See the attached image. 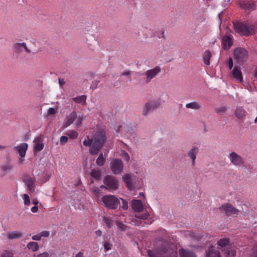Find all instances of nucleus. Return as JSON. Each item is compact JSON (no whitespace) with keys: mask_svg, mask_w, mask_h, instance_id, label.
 I'll return each instance as SVG.
<instances>
[{"mask_svg":"<svg viewBox=\"0 0 257 257\" xmlns=\"http://www.w3.org/2000/svg\"><path fill=\"white\" fill-rule=\"evenodd\" d=\"M106 140L105 132L102 129H98L92 138L87 137V139H85L83 143L85 146L91 147L90 154L94 155L97 154L101 149Z\"/></svg>","mask_w":257,"mask_h":257,"instance_id":"nucleus-1","label":"nucleus"},{"mask_svg":"<svg viewBox=\"0 0 257 257\" xmlns=\"http://www.w3.org/2000/svg\"><path fill=\"white\" fill-rule=\"evenodd\" d=\"M162 257H177L176 246L171 241L170 236L162 237Z\"/></svg>","mask_w":257,"mask_h":257,"instance_id":"nucleus-2","label":"nucleus"},{"mask_svg":"<svg viewBox=\"0 0 257 257\" xmlns=\"http://www.w3.org/2000/svg\"><path fill=\"white\" fill-rule=\"evenodd\" d=\"M235 32L240 35L248 36L255 33L256 27L245 22H236L233 23Z\"/></svg>","mask_w":257,"mask_h":257,"instance_id":"nucleus-3","label":"nucleus"},{"mask_svg":"<svg viewBox=\"0 0 257 257\" xmlns=\"http://www.w3.org/2000/svg\"><path fill=\"white\" fill-rule=\"evenodd\" d=\"M229 238H221L217 242V244L221 248H224V254L225 257H234L236 254V250L229 245Z\"/></svg>","mask_w":257,"mask_h":257,"instance_id":"nucleus-4","label":"nucleus"},{"mask_svg":"<svg viewBox=\"0 0 257 257\" xmlns=\"http://www.w3.org/2000/svg\"><path fill=\"white\" fill-rule=\"evenodd\" d=\"M101 201L104 205L109 209H116L120 205L119 199L112 195H105L102 198Z\"/></svg>","mask_w":257,"mask_h":257,"instance_id":"nucleus-5","label":"nucleus"},{"mask_svg":"<svg viewBox=\"0 0 257 257\" xmlns=\"http://www.w3.org/2000/svg\"><path fill=\"white\" fill-rule=\"evenodd\" d=\"M248 57L247 51L242 48H237L234 50V58L237 63L240 64L245 62Z\"/></svg>","mask_w":257,"mask_h":257,"instance_id":"nucleus-6","label":"nucleus"},{"mask_svg":"<svg viewBox=\"0 0 257 257\" xmlns=\"http://www.w3.org/2000/svg\"><path fill=\"white\" fill-rule=\"evenodd\" d=\"M230 163L236 167H241L244 164V160L242 156L235 152H231L228 156Z\"/></svg>","mask_w":257,"mask_h":257,"instance_id":"nucleus-7","label":"nucleus"},{"mask_svg":"<svg viewBox=\"0 0 257 257\" xmlns=\"http://www.w3.org/2000/svg\"><path fill=\"white\" fill-rule=\"evenodd\" d=\"M103 181L106 187L102 185L101 188L106 187L107 189L112 190L117 189L118 186V182L114 177L109 175L106 176L104 178Z\"/></svg>","mask_w":257,"mask_h":257,"instance_id":"nucleus-8","label":"nucleus"},{"mask_svg":"<svg viewBox=\"0 0 257 257\" xmlns=\"http://www.w3.org/2000/svg\"><path fill=\"white\" fill-rule=\"evenodd\" d=\"M221 212L224 213L227 216H230L233 214H238L239 210L229 203L222 204L219 207Z\"/></svg>","mask_w":257,"mask_h":257,"instance_id":"nucleus-9","label":"nucleus"},{"mask_svg":"<svg viewBox=\"0 0 257 257\" xmlns=\"http://www.w3.org/2000/svg\"><path fill=\"white\" fill-rule=\"evenodd\" d=\"M160 104V101L159 99L156 100H152L149 102L146 103L145 105L144 110L143 111V115L146 116L148 112L151 111H153L157 108H158Z\"/></svg>","mask_w":257,"mask_h":257,"instance_id":"nucleus-10","label":"nucleus"},{"mask_svg":"<svg viewBox=\"0 0 257 257\" xmlns=\"http://www.w3.org/2000/svg\"><path fill=\"white\" fill-rule=\"evenodd\" d=\"M110 168L112 172L115 174L120 173L123 168L122 162L120 159H115L110 163Z\"/></svg>","mask_w":257,"mask_h":257,"instance_id":"nucleus-11","label":"nucleus"},{"mask_svg":"<svg viewBox=\"0 0 257 257\" xmlns=\"http://www.w3.org/2000/svg\"><path fill=\"white\" fill-rule=\"evenodd\" d=\"M160 71V68L159 66L155 68L148 70L145 73V81L146 83H149Z\"/></svg>","mask_w":257,"mask_h":257,"instance_id":"nucleus-12","label":"nucleus"},{"mask_svg":"<svg viewBox=\"0 0 257 257\" xmlns=\"http://www.w3.org/2000/svg\"><path fill=\"white\" fill-rule=\"evenodd\" d=\"M232 77L238 82L243 81V77L240 66L235 65L231 72Z\"/></svg>","mask_w":257,"mask_h":257,"instance_id":"nucleus-13","label":"nucleus"},{"mask_svg":"<svg viewBox=\"0 0 257 257\" xmlns=\"http://www.w3.org/2000/svg\"><path fill=\"white\" fill-rule=\"evenodd\" d=\"M43 139L42 136H38L35 138L34 143V151L35 152H40L44 149V144L43 143Z\"/></svg>","mask_w":257,"mask_h":257,"instance_id":"nucleus-14","label":"nucleus"},{"mask_svg":"<svg viewBox=\"0 0 257 257\" xmlns=\"http://www.w3.org/2000/svg\"><path fill=\"white\" fill-rule=\"evenodd\" d=\"M239 7L246 11H252L255 9L256 6L252 1H241L239 4Z\"/></svg>","mask_w":257,"mask_h":257,"instance_id":"nucleus-15","label":"nucleus"},{"mask_svg":"<svg viewBox=\"0 0 257 257\" xmlns=\"http://www.w3.org/2000/svg\"><path fill=\"white\" fill-rule=\"evenodd\" d=\"M77 113L73 111L68 116H67L64 120L63 124V128H66L71 124L77 118Z\"/></svg>","mask_w":257,"mask_h":257,"instance_id":"nucleus-16","label":"nucleus"},{"mask_svg":"<svg viewBox=\"0 0 257 257\" xmlns=\"http://www.w3.org/2000/svg\"><path fill=\"white\" fill-rule=\"evenodd\" d=\"M13 46L15 52L18 53H22L23 48L27 53L31 52V50L27 48L26 43L25 42L15 43Z\"/></svg>","mask_w":257,"mask_h":257,"instance_id":"nucleus-17","label":"nucleus"},{"mask_svg":"<svg viewBox=\"0 0 257 257\" xmlns=\"http://www.w3.org/2000/svg\"><path fill=\"white\" fill-rule=\"evenodd\" d=\"M221 43L224 49H229L232 45V37L229 36H223L221 40Z\"/></svg>","mask_w":257,"mask_h":257,"instance_id":"nucleus-18","label":"nucleus"},{"mask_svg":"<svg viewBox=\"0 0 257 257\" xmlns=\"http://www.w3.org/2000/svg\"><path fill=\"white\" fill-rule=\"evenodd\" d=\"M133 209L136 212H141L144 209V205L142 202L139 200H133L132 202Z\"/></svg>","mask_w":257,"mask_h":257,"instance_id":"nucleus-19","label":"nucleus"},{"mask_svg":"<svg viewBox=\"0 0 257 257\" xmlns=\"http://www.w3.org/2000/svg\"><path fill=\"white\" fill-rule=\"evenodd\" d=\"M28 148V145L27 143H22L20 145L15 147V149L18 152L21 157H24L26 155V153Z\"/></svg>","mask_w":257,"mask_h":257,"instance_id":"nucleus-20","label":"nucleus"},{"mask_svg":"<svg viewBox=\"0 0 257 257\" xmlns=\"http://www.w3.org/2000/svg\"><path fill=\"white\" fill-rule=\"evenodd\" d=\"M199 152V149L197 147H194L191 149L188 153V156L192 160V165L194 166L195 164V160L196 155Z\"/></svg>","mask_w":257,"mask_h":257,"instance_id":"nucleus-21","label":"nucleus"},{"mask_svg":"<svg viewBox=\"0 0 257 257\" xmlns=\"http://www.w3.org/2000/svg\"><path fill=\"white\" fill-rule=\"evenodd\" d=\"M205 257H220V252L213 246L208 247Z\"/></svg>","mask_w":257,"mask_h":257,"instance_id":"nucleus-22","label":"nucleus"},{"mask_svg":"<svg viewBox=\"0 0 257 257\" xmlns=\"http://www.w3.org/2000/svg\"><path fill=\"white\" fill-rule=\"evenodd\" d=\"M185 235L186 236H188L189 238H190L191 239L193 240H198L203 237V235H202L201 233L198 232H192L190 231H186L185 233Z\"/></svg>","mask_w":257,"mask_h":257,"instance_id":"nucleus-23","label":"nucleus"},{"mask_svg":"<svg viewBox=\"0 0 257 257\" xmlns=\"http://www.w3.org/2000/svg\"><path fill=\"white\" fill-rule=\"evenodd\" d=\"M122 180L126 184L127 187L129 190H133L134 186L132 182V179L131 175L129 174H125L122 177Z\"/></svg>","mask_w":257,"mask_h":257,"instance_id":"nucleus-24","label":"nucleus"},{"mask_svg":"<svg viewBox=\"0 0 257 257\" xmlns=\"http://www.w3.org/2000/svg\"><path fill=\"white\" fill-rule=\"evenodd\" d=\"M179 254L180 257H196L194 252L184 248L179 250Z\"/></svg>","mask_w":257,"mask_h":257,"instance_id":"nucleus-25","label":"nucleus"},{"mask_svg":"<svg viewBox=\"0 0 257 257\" xmlns=\"http://www.w3.org/2000/svg\"><path fill=\"white\" fill-rule=\"evenodd\" d=\"M246 111L241 107H237L235 110V116L238 119H242L245 116Z\"/></svg>","mask_w":257,"mask_h":257,"instance_id":"nucleus-26","label":"nucleus"},{"mask_svg":"<svg viewBox=\"0 0 257 257\" xmlns=\"http://www.w3.org/2000/svg\"><path fill=\"white\" fill-rule=\"evenodd\" d=\"M147 253L149 257H161V249L147 250Z\"/></svg>","mask_w":257,"mask_h":257,"instance_id":"nucleus-27","label":"nucleus"},{"mask_svg":"<svg viewBox=\"0 0 257 257\" xmlns=\"http://www.w3.org/2000/svg\"><path fill=\"white\" fill-rule=\"evenodd\" d=\"M86 96L82 95L73 98V100L77 103H81L83 105H85L86 103Z\"/></svg>","mask_w":257,"mask_h":257,"instance_id":"nucleus-28","label":"nucleus"},{"mask_svg":"<svg viewBox=\"0 0 257 257\" xmlns=\"http://www.w3.org/2000/svg\"><path fill=\"white\" fill-rule=\"evenodd\" d=\"M211 56L212 55L209 51L206 50L204 52L203 55V59L204 63L205 65H210V60L211 57Z\"/></svg>","mask_w":257,"mask_h":257,"instance_id":"nucleus-29","label":"nucleus"},{"mask_svg":"<svg viewBox=\"0 0 257 257\" xmlns=\"http://www.w3.org/2000/svg\"><path fill=\"white\" fill-rule=\"evenodd\" d=\"M13 166L10 163H7L2 166V171L4 172V174L6 175L10 173L13 169Z\"/></svg>","mask_w":257,"mask_h":257,"instance_id":"nucleus-30","label":"nucleus"},{"mask_svg":"<svg viewBox=\"0 0 257 257\" xmlns=\"http://www.w3.org/2000/svg\"><path fill=\"white\" fill-rule=\"evenodd\" d=\"M27 247L29 249H31L34 252L37 251L39 248V246L38 243L33 241L29 242L27 245Z\"/></svg>","mask_w":257,"mask_h":257,"instance_id":"nucleus-31","label":"nucleus"},{"mask_svg":"<svg viewBox=\"0 0 257 257\" xmlns=\"http://www.w3.org/2000/svg\"><path fill=\"white\" fill-rule=\"evenodd\" d=\"M106 158L104 157L103 154L101 153L96 161V164L99 166H102L104 165Z\"/></svg>","mask_w":257,"mask_h":257,"instance_id":"nucleus-32","label":"nucleus"},{"mask_svg":"<svg viewBox=\"0 0 257 257\" xmlns=\"http://www.w3.org/2000/svg\"><path fill=\"white\" fill-rule=\"evenodd\" d=\"M26 184L29 189L31 192H34L35 190V185L33 179L32 178H29L26 180Z\"/></svg>","mask_w":257,"mask_h":257,"instance_id":"nucleus-33","label":"nucleus"},{"mask_svg":"<svg viewBox=\"0 0 257 257\" xmlns=\"http://www.w3.org/2000/svg\"><path fill=\"white\" fill-rule=\"evenodd\" d=\"M186 107L192 109H198L201 107V105L197 102L194 101L186 104Z\"/></svg>","mask_w":257,"mask_h":257,"instance_id":"nucleus-34","label":"nucleus"},{"mask_svg":"<svg viewBox=\"0 0 257 257\" xmlns=\"http://www.w3.org/2000/svg\"><path fill=\"white\" fill-rule=\"evenodd\" d=\"M22 236V234L19 231H14L8 234V238L11 239H17Z\"/></svg>","mask_w":257,"mask_h":257,"instance_id":"nucleus-35","label":"nucleus"},{"mask_svg":"<svg viewBox=\"0 0 257 257\" xmlns=\"http://www.w3.org/2000/svg\"><path fill=\"white\" fill-rule=\"evenodd\" d=\"M66 134L72 139L77 138L78 136V133L74 130H69L66 132Z\"/></svg>","mask_w":257,"mask_h":257,"instance_id":"nucleus-36","label":"nucleus"},{"mask_svg":"<svg viewBox=\"0 0 257 257\" xmlns=\"http://www.w3.org/2000/svg\"><path fill=\"white\" fill-rule=\"evenodd\" d=\"M90 175L91 177L96 180H99L101 178V173L99 171L93 170Z\"/></svg>","mask_w":257,"mask_h":257,"instance_id":"nucleus-37","label":"nucleus"},{"mask_svg":"<svg viewBox=\"0 0 257 257\" xmlns=\"http://www.w3.org/2000/svg\"><path fill=\"white\" fill-rule=\"evenodd\" d=\"M103 221L109 228H110L112 226V220L110 218L104 217Z\"/></svg>","mask_w":257,"mask_h":257,"instance_id":"nucleus-38","label":"nucleus"},{"mask_svg":"<svg viewBox=\"0 0 257 257\" xmlns=\"http://www.w3.org/2000/svg\"><path fill=\"white\" fill-rule=\"evenodd\" d=\"M13 253L10 250H4L1 254V257H13Z\"/></svg>","mask_w":257,"mask_h":257,"instance_id":"nucleus-39","label":"nucleus"},{"mask_svg":"<svg viewBox=\"0 0 257 257\" xmlns=\"http://www.w3.org/2000/svg\"><path fill=\"white\" fill-rule=\"evenodd\" d=\"M205 21V17L203 15H199L196 18V23L199 25L200 23H203Z\"/></svg>","mask_w":257,"mask_h":257,"instance_id":"nucleus-40","label":"nucleus"},{"mask_svg":"<svg viewBox=\"0 0 257 257\" xmlns=\"http://www.w3.org/2000/svg\"><path fill=\"white\" fill-rule=\"evenodd\" d=\"M116 225L118 228L121 231H125L126 229L127 226L120 222H116Z\"/></svg>","mask_w":257,"mask_h":257,"instance_id":"nucleus-41","label":"nucleus"},{"mask_svg":"<svg viewBox=\"0 0 257 257\" xmlns=\"http://www.w3.org/2000/svg\"><path fill=\"white\" fill-rule=\"evenodd\" d=\"M23 199L24 200V204L25 205H29L30 204V199L29 195L27 194L23 195Z\"/></svg>","mask_w":257,"mask_h":257,"instance_id":"nucleus-42","label":"nucleus"},{"mask_svg":"<svg viewBox=\"0 0 257 257\" xmlns=\"http://www.w3.org/2000/svg\"><path fill=\"white\" fill-rule=\"evenodd\" d=\"M68 139L66 136H61L60 139V143L61 145H64L67 143Z\"/></svg>","mask_w":257,"mask_h":257,"instance_id":"nucleus-43","label":"nucleus"},{"mask_svg":"<svg viewBox=\"0 0 257 257\" xmlns=\"http://www.w3.org/2000/svg\"><path fill=\"white\" fill-rule=\"evenodd\" d=\"M50 254L48 252H44L39 254H34L33 257H49Z\"/></svg>","mask_w":257,"mask_h":257,"instance_id":"nucleus-44","label":"nucleus"},{"mask_svg":"<svg viewBox=\"0 0 257 257\" xmlns=\"http://www.w3.org/2000/svg\"><path fill=\"white\" fill-rule=\"evenodd\" d=\"M112 244L110 243L109 242H106L104 244V248L105 249V251H108L109 250H110L111 248Z\"/></svg>","mask_w":257,"mask_h":257,"instance_id":"nucleus-45","label":"nucleus"},{"mask_svg":"<svg viewBox=\"0 0 257 257\" xmlns=\"http://www.w3.org/2000/svg\"><path fill=\"white\" fill-rule=\"evenodd\" d=\"M121 199L122 203L121 207L124 210L127 209V208H128L127 201L123 199Z\"/></svg>","mask_w":257,"mask_h":257,"instance_id":"nucleus-46","label":"nucleus"},{"mask_svg":"<svg viewBox=\"0 0 257 257\" xmlns=\"http://www.w3.org/2000/svg\"><path fill=\"white\" fill-rule=\"evenodd\" d=\"M226 110V107L225 106H221L219 108H217L215 110V112L216 113H219L221 112H224Z\"/></svg>","mask_w":257,"mask_h":257,"instance_id":"nucleus-47","label":"nucleus"},{"mask_svg":"<svg viewBox=\"0 0 257 257\" xmlns=\"http://www.w3.org/2000/svg\"><path fill=\"white\" fill-rule=\"evenodd\" d=\"M84 118L83 117V115H82V116H80L79 115V117H78L77 119V121L76 122V123L77 125H79L81 124V122L83 120H84Z\"/></svg>","mask_w":257,"mask_h":257,"instance_id":"nucleus-48","label":"nucleus"},{"mask_svg":"<svg viewBox=\"0 0 257 257\" xmlns=\"http://www.w3.org/2000/svg\"><path fill=\"white\" fill-rule=\"evenodd\" d=\"M251 257H257V246H254L252 248V253Z\"/></svg>","mask_w":257,"mask_h":257,"instance_id":"nucleus-49","label":"nucleus"},{"mask_svg":"<svg viewBox=\"0 0 257 257\" xmlns=\"http://www.w3.org/2000/svg\"><path fill=\"white\" fill-rule=\"evenodd\" d=\"M55 113H56V110H55V108H54L53 107H51V108H49V109L48 110L47 114L48 115H50L54 114Z\"/></svg>","mask_w":257,"mask_h":257,"instance_id":"nucleus-50","label":"nucleus"},{"mask_svg":"<svg viewBox=\"0 0 257 257\" xmlns=\"http://www.w3.org/2000/svg\"><path fill=\"white\" fill-rule=\"evenodd\" d=\"M228 66L229 70H231L233 66V62L231 58H229L228 61Z\"/></svg>","mask_w":257,"mask_h":257,"instance_id":"nucleus-51","label":"nucleus"},{"mask_svg":"<svg viewBox=\"0 0 257 257\" xmlns=\"http://www.w3.org/2000/svg\"><path fill=\"white\" fill-rule=\"evenodd\" d=\"M122 157L123 159L126 161H128L130 160L129 155L126 152H124L122 153Z\"/></svg>","mask_w":257,"mask_h":257,"instance_id":"nucleus-52","label":"nucleus"},{"mask_svg":"<svg viewBox=\"0 0 257 257\" xmlns=\"http://www.w3.org/2000/svg\"><path fill=\"white\" fill-rule=\"evenodd\" d=\"M32 239L34 240H40L41 239V235H33L32 237Z\"/></svg>","mask_w":257,"mask_h":257,"instance_id":"nucleus-53","label":"nucleus"},{"mask_svg":"<svg viewBox=\"0 0 257 257\" xmlns=\"http://www.w3.org/2000/svg\"><path fill=\"white\" fill-rule=\"evenodd\" d=\"M41 236L47 237L49 236V232L48 231H43L41 233Z\"/></svg>","mask_w":257,"mask_h":257,"instance_id":"nucleus-54","label":"nucleus"},{"mask_svg":"<svg viewBox=\"0 0 257 257\" xmlns=\"http://www.w3.org/2000/svg\"><path fill=\"white\" fill-rule=\"evenodd\" d=\"M137 217L138 218H141L142 219H146L148 217V214H147V213L144 214L143 215H142L141 216L138 215Z\"/></svg>","mask_w":257,"mask_h":257,"instance_id":"nucleus-55","label":"nucleus"},{"mask_svg":"<svg viewBox=\"0 0 257 257\" xmlns=\"http://www.w3.org/2000/svg\"><path fill=\"white\" fill-rule=\"evenodd\" d=\"M131 72L130 71H124L122 73L121 75L123 76H129L131 74Z\"/></svg>","mask_w":257,"mask_h":257,"instance_id":"nucleus-56","label":"nucleus"},{"mask_svg":"<svg viewBox=\"0 0 257 257\" xmlns=\"http://www.w3.org/2000/svg\"><path fill=\"white\" fill-rule=\"evenodd\" d=\"M31 211L33 213H36L38 211V208L37 206H35L31 208Z\"/></svg>","mask_w":257,"mask_h":257,"instance_id":"nucleus-57","label":"nucleus"},{"mask_svg":"<svg viewBox=\"0 0 257 257\" xmlns=\"http://www.w3.org/2000/svg\"><path fill=\"white\" fill-rule=\"evenodd\" d=\"M59 83L60 86H63V85L65 84V81L63 79H61L60 78H59Z\"/></svg>","mask_w":257,"mask_h":257,"instance_id":"nucleus-58","label":"nucleus"},{"mask_svg":"<svg viewBox=\"0 0 257 257\" xmlns=\"http://www.w3.org/2000/svg\"><path fill=\"white\" fill-rule=\"evenodd\" d=\"M95 234L98 236H101L102 235V231L100 230H97L95 231Z\"/></svg>","mask_w":257,"mask_h":257,"instance_id":"nucleus-59","label":"nucleus"},{"mask_svg":"<svg viewBox=\"0 0 257 257\" xmlns=\"http://www.w3.org/2000/svg\"><path fill=\"white\" fill-rule=\"evenodd\" d=\"M32 203L36 206L39 203V201L37 199H34L32 200Z\"/></svg>","mask_w":257,"mask_h":257,"instance_id":"nucleus-60","label":"nucleus"},{"mask_svg":"<svg viewBox=\"0 0 257 257\" xmlns=\"http://www.w3.org/2000/svg\"><path fill=\"white\" fill-rule=\"evenodd\" d=\"M75 257H83V254L81 252H79L75 256Z\"/></svg>","mask_w":257,"mask_h":257,"instance_id":"nucleus-61","label":"nucleus"},{"mask_svg":"<svg viewBox=\"0 0 257 257\" xmlns=\"http://www.w3.org/2000/svg\"><path fill=\"white\" fill-rule=\"evenodd\" d=\"M161 232H162V235L163 234H166V230H162V229Z\"/></svg>","mask_w":257,"mask_h":257,"instance_id":"nucleus-62","label":"nucleus"},{"mask_svg":"<svg viewBox=\"0 0 257 257\" xmlns=\"http://www.w3.org/2000/svg\"><path fill=\"white\" fill-rule=\"evenodd\" d=\"M254 76L257 78V68L255 70Z\"/></svg>","mask_w":257,"mask_h":257,"instance_id":"nucleus-63","label":"nucleus"},{"mask_svg":"<svg viewBox=\"0 0 257 257\" xmlns=\"http://www.w3.org/2000/svg\"><path fill=\"white\" fill-rule=\"evenodd\" d=\"M96 87H97V85H96V86H93V85H92V86H91V88L92 89H94L96 88Z\"/></svg>","mask_w":257,"mask_h":257,"instance_id":"nucleus-64","label":"nucleus"}]
</instances>
